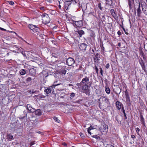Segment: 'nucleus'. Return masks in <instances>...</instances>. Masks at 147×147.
Returning a JSON list of instances; mask_svg holds the SVG:
<instances>
[{
	"mask_svg": "<svg viewBox=\"0 0 147 147\" xmlns=\"http://www.w3.org/2000/svg\"><path fill=\"white\" fill-rule=\"evenodd\" d=\"M125 96L126 98V103L129 105H130L131 104V100L130 99V97L129 96V94L127 92H125Z\"/></svg>",
	"mask_w": 147,
	"mask_h": 147,
	"instance_id": "nucleus-7",
	"label": "nucleus"
},
{
	"mask_svg": "<svg viewBox=\"0 0 147 147\" xmlns=\"http://www.w3.org/2000/svg\"><path fill=\"white\" fill-rule=\"evenodd\" d=\"M35 114L36 115L38 116H40L41 115V111L39 109H37L36 111H34Z\"/></svg>",
	"mask_w": 147,
	"mask_h": 147,
	"instance_id": "nucleus-15",
	"label": "nucleus"
},
{
	"mask_svg": "<svg viewBox=\"0 0 147 147\" xmlns=\"http://www.w3.org/2000/svg\"><path fill=\"white\" fill-rule=\"evenodd\" d=\"M145 85L146 86V90H147V82H145Z\"/></svg>",
	"mask_w": 147,
	"mask_h": 147,
	"instance_id": "nucleus-45",
	"label": "nucleus"
},
{
	"mask_svg": "<svg viewBox=\"0 0 147 147\" xmlns=\"http://www.w3.org/2000/svg\"><path fill=\"white\" fill-rule=\"evenodd\" d=\"M116 108L119 110H120L122 107H123V105L122 103L118 101L116 102Z\"/></svg>",
	"mask_w": 147,
	"mask_h": 147,
	"instance_id": "nucleus-8",
	"label": "nucleus"
},
{
	"mask_svg": "<svg viewBox=\"0 0 147 147\" xmlns=\"http://www.w3.org/2000/svg\"><path fill=\"white\" fill-rule=\"evenodd\" d=\"M98 7H99V8L100 10H102V7H101V4L100 3H98Z\"/></svg>",
	"mask_w": 147,
	"mask_h": 147,
	"instance_id": "nucleus-26",
	"label": "nucleus"
},
{
	"mask_svg": "<svg viewBox=\"0 0 147 147\" xmlns=\"http://www.w3.org/2000/svg\"><path fill=\"white\" fill-rule=\"evenodd\" d=\"M107 126L105 124H103V125H102L99 128V130L101 132H104L106 130Z\"/></svg>",
	"mask_w": 147,
	"mask_h": 147,
	"instance_id": "nucleus-13",
	"label": "nucleus"
},
{
	"mask_svg": "<svg viewBox=\"0 0 147 147\" xmlns=\"http://www.w3.org/2000/svg\"><path fill=\"white\" fill-rule=\"evenodd\" d=\"M20 73L21 75H23L26 73V71L25 69H22L20 71Z\"/></svg>",
	"mask_w": 147,
	"mask_h": 147,
	"instance_id": "nucleus-20",
	"label": "nucleus"
},
{
	"mask_svg": "<svg viewBox=\"0 0 147 147\" xmlns=\"http://www.w3.org/2000/svg\"><path fill=\"white\" fill-rule=\"evenodd\" d=\"M37 132V133H38V134H41V133H42V132H40V131H38Z\"/></svg>",
	"mask_w": 147,
	"mask_h": 147,
	"instance_id": "nucleus-50",
	"label": "nucleus"
},
{
	"mask_svg": "<svg viewBox=\"0 0 147 147\" xmlns=\"http://www.w3.org/2000/svg\"><path fill=\"white\" fill-rule=\"evenodd\" d=\"M94 138L96 139H98V138H99V137L97 135H94L92 136Z\"/></svg>",
	"mask_w": 147,
	"mask_h": 147,
	"instance_id": "nucleus-33",
	"label": "nucleus"
},
{
	"mask_svg": "<svg viewBox=\"0 0 147 147\" xmlns=\"http://www.w3.org/2000/svg\"><path fill=\"white\" fill-rule=\"evenodd\" d=\"M105 91L108 94H109L110 93V89L109 88H106Z\"/></svg>",
	"mask_w": 147,
	"mask_h": 147,
	"instance_id": "nucleus-25",
	"label": "nucleus"
},
{
	"mask_svg": "<svg viewBox=\"0 0 147 147\" xmlns=\"http://www.w3.org/2000/svg\"><path fill=\"white\" fill-rule=\"evenodd\" d=\"M95 69H96L98 68L97 67V66H96V65H95Z\"/></svg>",
	"mask_w": 147,
	"mask_h": 147,
	"instance_id": "nucleus-57",
	"label": "nucleus"
},
{
	"mask_svg": "<svg viewBox=\"0 0 147 147\" xmlns=\"http://www.w3.org/2000/svg\"><path fill=\"white\" fill-rule=\"evenodd\" d=\"M42 22L45 24L49 23L50 21V19L48 15L46 13L43 14L42 16Z\"/></svg>",
	"mask_w": 147,
	"mask_h": 147,
	"instance_id": "nucleus-3",
	"label": "nucleus"
},
{
	"mask_svg": "<svg viewBox=\"0 0 147 147\" xmlns=\"http://www.w3.org/2000/svg\"><path fill=\"white\" fill-rule=\"evenodd\" d=\"M75 60L73 58L71 57L68 58L66 61L67 64L69 66H71L75 63Z\"/></svg>",
	"mask_w": 147,
	"mask_h": 147,
	"instance_id": "nucleus-5",
	"label": "nucleus"
},
{
	"mask_svg": "<svg viewBox=\"0 0 147 147\" xmlns=\"http://www.w3.org/2000/svg\"><path fill=\"white\" fill-rule=\"evenodd\" d=\"M87 45L84 43H83L81 44L80 49L82 51H85L86 49Z\"/></svg>",
	"mask_w": 147,
	"mask_h": 147,
	"instance_id": "nucleus-12",
	"label": "nucleus"
},
{
	"mask_svg": "<svg viewBox=\"0 0 147 147\" xmlns=\"http://www.w3.org/2000/svg\"><path fill=\"white\" fill-rule=\"evenodd\" d=\"M34 144V143H33L32 142H31L30 143V146H32Z\"/></svg>",
	"mask_w": 147,
	"mask_h": 147,
	"instance_id": "nucleus-55",
	"label": "nucleus"
},
{
	"mask_svg": "<svg viewBox=\"0 0 147 147\" xmlns=\"http://www.w3.org/2000/svg\"><path fill=\"white\" fill-rule=\"evenodd\" d=\"M27 109L29 111V112H31L32 113L34 112L35 111V109L33 108L30 104H28L27 105Z\"/></svg>",
	"mask_w": 147,
	"mask_h": 147,
	"instance_id": "nucleus-10",
	"label": "nucleus"
},
{
	"mask_svg": "<svg viewBox=\"0 0 147 147\" xmlns=\"http://www.w3.org/2000/svg\"><path fill=\"white\" fill-rule=\"evenodd\" d=\"M96 73L98 74V68H97L96 69Z\"/></svg>",
	"mask_w": 147,
	"mask_h": 147,
	"instance_id": "nucleus-48",
	"label": "nucleus"
},
{
	"mask_svg": "<svg viewBox=\"0 0 147 147\" xmlns=\"http://www.w3.org/2000/svg\"><path fill=\"white\" fill-rule=\"evenodd\" d=\"M91 83H90L89 84V85H90V86H91Z\"/></svg>",
	"mask_w": 147,
	"mask_h": 147,
	"instance_id": "nucleus-61",
	"label": "nucleus"
},
{
	"mask_svg": "<svg viewBox=\"0 0 147 147\" xmlns=\"http://www.w3.org/2000/svg\"><path fill=\"white\" fill-rule=\"evenodd\" d=\"M140 63L141 65V66L144 65V63L143 61L142 60L140 61Z\"/></svg>",
	"mask_w": 147,
	"mask_h": 147,
	"instance_id": "nucleus-28",
	"label": "nucleus"
},
{
	"mask_svg": "<svg viewBox=\"0 0 147 147\" xmlns=\"http://www.w3.org/2000/svg\"><path fill=\"white\" fill-rule=\"evenodd\" d=\"M123 30H124V31H125V28H123Z\"/></svg>",
	"mask_w": 147,
	"mask_h": 147,
	"instance_id": "nucleus-60",
	"label": "nucleus"
},
{
	"mask_svg": "<svg viewBox=\"0 0 147 147\" xmlns=\"http://www.w3.org/2000/svg\"><path fill=\"white\" fill-rule=\"evenodd\" d=\"M66 71L65 69H62L61 70L60 74H65L66 73Z\"/></svg>",
	"mask_w": 147,
	"mask_h": 147,
	"instance_id": "nucleus-22",
	"label": "nucleus"
},
{
	"mask_svg": "<svg viewBox=\"0 0 147 147\" xmlns=\"http://www.w3.org/2000/svg\"><path fill=\"white\" fill-rule=\"evenodd\" d=\"M8 2L11 5H13L14 3L12 1H8Z\"/></svg>",
	"mask_w": 147,
	"mask_h": 147,
	"instance_id": "nucleus-31",
	"label": "nucleus"
},
{
	"mask_svg": "<svg viewBox=\"0 0 147 147\" xmlns=\"http://www.w3.org/2000/svg\"><path fill=\"white\" fill-rule=\"evenodd\" d=\"M128 34V33H127V34L126 33H125V34Z\"/></svg>",
	"mask_w": 147,
	"mask_h": 147,
	"instance_id": "nucleus-64",
	"label": "nucleus"
},
{
	"mask_svg": "<svg viewBox=\"0 0 147 147\" xmlns=\"http://www.w3.org/2000/svg\"><path fill=\"white\" fill-rule=\"evenodd\" d=\"M106 4L109 5H111L113 3L112 0H106Z\"/></svg>",
	"mask_w": 147,
	"mask_h": 147,
	"instance_id": "nucleus-21",
	"label": "nucleus"
},
{
	"mask_svg": "<svg viewBox=\"0 0 147 147\" xmlns=\"http://www.w3.org/2000/svg\"><path fill=\"white\" fill-rule=\"evenodd\" d=\"M128 3L129 5L130 6V0H128Z\"/></svg>",
	"mask_w": 147,
	"mask_h": 147,
	"instance_id": "nucleus-52",
	"label": "nucleus"
},
{
	"mask_svg": "<svg viewBox=\"0 0 147 147\" xmlns=\"http://www.w3.org/2000/svg\"><path fill=\"white\" fill-rule=\"evenodd\" d=\"M75 94L74 93H72L70 95V96L71 97L74 98L75 96Z\"/></svg>",
	"mask_w": 147,
	"mask_h": 147,
	"instance_id": "nucleus-30",
	"label": "nucleus"
},
{
	"mask_svg": "<svg viewBox=\"0 0 147 147\" xmlns=\"http://www.w3.org/2000/svg\"><path fill=\"white\" fill-rule=\"evenodd\" d=\"M53 118L54 120L56 122L59 123L60 122V120L58 119L56 117H53Z\"/></svg>",
	"mask_w": 147,
	"mask_h": 147,
	"instance_id": "nucleus-23",
	"label": "nucleus"
},
{
	"mask_svg": "<svg viewBox=\"0 0 147 147\" xmlns=\"http://www.w3.org/2000/svg\"><path fill=\"white\" fill-rule=\"evenodd\" d=\"M109 67V63L107 64L106 65L105 67L106 68H108Z\"/></svg>",
	"mask_w": 147,
	"mask_h": 147,
	"instance_id": "nucleus-40",
	"label": "nucleus"
},
{
	"mask_svg": "<svg viewBox=\"0 0 147 147\" xmlns=\"http://www.w3.org/2000/svg\"><path fill=\"white\" fill-rule=\"evenodd\" d=\"M71 84H70L69 85V86H71Z\"/></svg>",
	"mask_w": 147,
	"mask_h": 147,
	"instance_id": "nucleus-62",
	"label": "nucleus"
},
{
	"mask_svg": "<svg viewBox=\"0 0 147 147\" xmlns=\"http://www.w3.org/2000/svg\"><path fill=\"white\" fill-rule=\"evenodd\" d=\"M105 17L104 15L102 16V21H104L105 20Z\"/></svg>",
	"mask_w": 147,
	"mask_h": 147,
	"instance_id": "nucleus-32",
	"label": "nucleus"
},
{
	"mask_svg": "<svg viewBox=\"0 0 147 147\" xmlns=\"http://www.w3.org/2000/svg\"><path fill=\"white\" fill-rule=\"evenodd\" d=\"M121 110H122V111L123 112V114H124V113H125V110L124 109V107H122V108H121Z\"/></svg>",
	"mask_w": 147,
	"mask_h": 147,
	"instance_id": "nucleus-36",
	"label": "nucleus"
},
{
	"mask_svg": "<svg viewBox=\"0 0 147 147\" xmlns=\"http://www.w3.org/2000/svg\"><path fill=\"white\" fill-rule=\"evenodd\" d=\"M59 9H61V6L60 5H59Z\"/></svg>",
	"mask_w": 147,
	"mask_h": 147,
	"instance_id": "nucleus-56",
	"label": "nucleus"
},
{
	"mask_svg": "<svg viewBox=\"0 0 147 147\" xmlns=\"http://www.w3.org/2000/svg\"><path fill=\"white\" fill-rule=\"evenodd\" d=\"M72 147H75L74 146H72Z\"/></svg>",
	"mask_w": 147,
	"mask_h": 147,
	"instance_id": "nucleus-63",
	"label": "nucleus"
},
{
	"mask_svg": "<svg viewBox=\"0 0 147 147\" xmlns=\"http://www.w3.org/2000/svg\"><path fill=\"white\" fill-rule=\"evenodd\" d=\"M131 137L133 139V140H134L136 138L135 136L134 135H132Z\"/></svg>",
	"mask_w": 147,
	"mask_h": 147,
	"instance_id": "nucleus-39",
	"label": "nucleus"
},
{
	"mask_svg": "<svg viewBox=\"0 0 147 147\" xmlns=\"http://www.w3.org/2000/svg\"><path fill=\"white\" fill-rule=\"evenodd\" d=\"M94 129V128L92 127V126H91L88 128V129H89V130H90L92 129Z\"/></svg>",
	"mask_w": 147,
	"mask_h": 147,
	"instance_id": "nucleus-38",
	"label": "nucleus"
},
{
	"mask_svg": "<svg viewBox=\"0 0 147 147\" xmlns=\"http://www.w3.org/2000/svg\"><path fill=\"white\" fill-rule=\"evenodd\" d=\"M22 54H23V55L24 56H26V55L24 53L22 52Z\"/></svg>",
	"mask_w": 147,
	"mask_h": 147,
	"instance_id": "nucleus-53",
	"label": "nucleus"
},
{
	"mask_svg": "<svg viewBox=\"0 0 147 147\" xmlns=\"http://www.w3.org/2000/svg\"><path fill=\"white\" fill-rule=\"evenodd\" d=\"M44 7H40V9L41 10H44Z\"/></svg>",
	"mask_w": 147,
	"mask_h": 147,
	"instance_id": "nucleus-49",
	"label": "nucleus"
},
{
	"mask_svg": "<svg viewBox=\"0 0 147 147\" xmlns=\"http://www.w3.org/2000/svg\"><path fill=\"white\" fill-rule=\"evenodd\" d=\"M100 74L103 76V74H102V73H103L102 69L101 68H100Z\"/></svg>",
	"mask_w": 147,
	"mask_h": 147,
	"instance_id": "nucleus-27",
	"label": "nucleus"
},
{
	"mask_svg": "<svg viewBox=\"0 0 147 147\" xmlns=\"http://www.w3.org/2000/svg\"><path fill=\"white\" fill-rule=\"evenodd\" d=\"M136 130L137 132H139L140 131V129L138 128L137 127L136 128Z\"/></svg>",
	"mask_w": 147,
	"mask_h": 147,
	"instance_id": "nucleus-41",
	"label": "nucleus"
},
{
	"mask_svg": "<svg viewBox=\"0 0 147 147\" xmlns=\"http://www.w3.org/2000/svg\"><path fill=\"white\" fill-rule=\"evenodd\" d=\"M142 11L146 15H147V5L146 4L142 5Z\"/></svg>",
	"mask_w": 147,
	"mask_h": 147,
	"instance_id": "nucleus-11",
	"label": "nucleus"
},
{
	"mask_svg": "<svg viewBox=\"0 0 147 147\" xmlns=\"http://www.w3.org/2000/svg\"><path fill=\"white\" fill-rule=\"evenodd\" d=\"M141 66H142V69H143L144 70H145V66L144 65H142Z\"/></svg>",
	"mask_w": 147,
	"mask_h": 147,
	"instance_id": "nucleus-42",
	"label": "nucleus"
},
{
	"mask_svg": "<svg viewBox=\"0 0 147 147\" xmlns=\"http://www.w3.org/2000/svg\"><path fill=\"white\" fill-rule=\"evenodd\" d=\"M7 138L9 140H11L13 139V136L10 134H8L7 136Z\"/></svg>",
	"mask_w": 147,
	"mask_h": 147,
	"instance_id": "nucleus-19",
	"label": "nucleus"
},
{
	"mask_svg": "<svg viewBox=\"0 0 147 147\" xmlns=\"http://www.w3.org/2000/svg\"><path fill=\"white\" fill-rule=\"evenodd\" d=\"M77 32L79 35L80 37H81L84 34V31L82 30H78L77 31Z\"/></svg>",
	"mask_w": 147,
	"mask_h": 147,
	"instance_id": "nucleus-16",
	"label": "nucleus"
},
{
	"mask_svg": "<svg viewBox=\"0 0 147 147\" xmlns=\"http://www.w3.org/2000/svg\"><path fill=\"white\" fill-rule=\"evenodd\" d=\"M90 131V130H89V129H88V133L90 134V135H91V132Z\"/></svg>",
	"mask_w": 147,
	"mask_h": 147,
	"instance_id": "nucleus-47",
	"label": "nucleus"
},
{
	"mask_svg": "<svg viewBox=\"0 0 147 147\" xmlns=\"http://www.w3.org/2000/svg\"><path fill=\"white\" fill-rule=\"evenodd\" d=\"M12 52H10V53H7V56H9V55H11L12 54Z\"/></svg>",
	"mask_w": 147,
	"mask_h": 147,
	"instance_id": "nucleus-44",
	"label": "nucleus"
},
{
	"mask_svg": "<svg viewBox=\"0 0 147 147\" xmlns=\"http://www.w3.org/2000/svg\"><path fill=\"white\" fill-rule=\"evenodd\" d=\"M73 23L78 27H80L82 25L83 23L82 21H74Z\"/></svg>",
	"mask_w": 147,
	"mask_h": 147,
	"instance_id": "nucleus-9",
	"label": "nucleus"
},
{
	"mask_svg": "<svg viewBox=\"0 0 147 147\" xmlns=\"http://www.w3.org/2000/svg\"><path fill=\"white\" fill-rule=\"evenodd\" d=\"M144 47L145 50L147 51V44L144 45Z\"/></svg>",
	"mask_w": 147,
	"mask_h": 147,
	"instance_id": "nucleus-35",
	"label": "nucleus"
},
{
	"mask_svg": "<svg viewBox=\"0 0 147 147\" xmlns=\"http://www.w3.org/2000/svg\"><path fill=\"white\" fill-rule=\"evenodd\" d=\"M31 80V78H28L26 80L27 81H30Z\"/></svg>",
	"mask_w": 147,
	"mask_h": 147,
	"instance_id": "nucleus-37",
	"label": "nucleus"
},
{
	"mask_svg": "<svg viewBox=\"0 0 147 147\" xmlns=\"http://www.w3.org/2000/svg\"><path fill=\"white\" fill-rule=\"evenodd\" d=\"M99 54L98 53H97L95 55L94 57V60L95 62L97 63L99 60Z\"/></svg>",
	"mask_w": 147,
	"mask_h": 147,
	"instance_id": "nucleus-17",
	"label": "nucleus"
},
{
	"mask_svg": "<svg viewBox=\"0 0 147 147\" xmlns=\"http://www.w3.org/2000/svg\"><path fill=\"white\" fill-rule=\"evenodd\" d=\"M57 81H56L55 82H55V84H56V83H57Z\"/></svg>",
	"mask_w": 147,
	"mask_h": 147,
	"instance_id": "nucleus-59",
	"label": "nucleus"
},
{
	"mask_svg": "<svg viewBox=\"0 0 147 147\" xmlns=\"http://www.w3.org/2000/svg\"><path fill=\"white\" fill-rule=\"evenodd\" d=\"M106 147H114V146H112L111 144H108L106 146Z\"/></svg>",
	"mask_w": 147,
	"mask_h": 147,
	"instance_id": "nucleus-34",
	"label": "nucleus"
},
{
	"mask_svg": "<svg viewBox=\"0 0 147 147\" xmlns=\"http://www.w3.org/2000/svg\"><path fill=\"white\" fill-rule=\"evenodd\" d=\"M29 28L31 30L34 32H37L38 30V28L36 27L34 25L32 24H30L28 26Z\"/></svg>",
	"mask_w": 147,
	"mask_h": 147,
	"instance_id": "nucleus-6",
	"label": "nucleus"
},
{
	"mask_svg": "<svg viewBox=\"0 0 147 147\" xmlns=\"http://www.w3.org/2000/svg\"><path fill=\"white\" fill-rule=\"evenodd\" d=\"M140 120L142 122V124H144V120L143 117V116L142 115H140Z\"/></svg>",
	"mask_w": 147,
	"mask_h": 147,
	"instance_id": "nucleus-24",
	"label": "nucleus"
},
{
	"mask_svg": "<svg viewBox=\"0 0 147 147\" xmlns=\"http://www.w3.org/2000/svg\"><path fill=\"white\" fill-rule=\"evenodd\" d=\"M89 77L86 76L82 79V81L77 84L79 88H82L85 92H87L89 91L88 86L87 85L89 83Z\"/></svg>",
	"mask_w": 147,
	"mask_h": 147,
	"instance_id": "nucleus-1",
	"label": "nucleus"
},
{
	"mask_svg": "<svg viewBox=\"0 0 147 147\" xmlns=\"http://www.w3.org/2000/svg\"><path fill=\"white\" fill-rule=\"evenodd\" d=\"M110 12L112 16L114 18L117 17V16L114 10L113 9H112L110 10Z\"/></svg>",
	"mask_w": 147,
	"mask_h": 147,
	"instance_id": "nucleus-14",
	"label": "nucleus"
},
{
	"mask_svg": "<svg viewBox=\"0 0 147 147\" xmlns=\"http://www.w3.org/2000/svg\"><path fill=\"white\" fill-rule=\"evenodd\" d=\"M140 4H139L138 8L137 9V14L138 16H140V14L141 13V11L140 9Z\"/></svg>",
	"mask_w": 147,
	"mask_h": 147,
	"instance_id": "nucleus-18",
	"label": "nucleus"
},
{
	"mask_svg": "<svg viewBox=\"0 0 147 147\" xmlns=\"http://www.w3.org/2000/svg\"><path fill=\"white\" fill-rule=\"evenodd\" d=\"M61 84L59 83V84H55V82L54 83V84H53V85L49 87V88L47 89H46L45 90V92H46L47 94H48L51 92H53V88H54L56 86H57L58 85H60Z\"/></svg>",
	"mask_w": 147,
	"mask_h": 147,
	"instance_id": "nucleus-4",
	"label": "nucleus"
},
{
	"mask_svg": "<svg viewBox=\"0 0 147 147\" xmlns=\"http://www.w3.org/2000/svg\"><path fill=\"white\" fill-rule=\"evenodd\" d=\"M117 34L119 36H120L121 34V32L119 31L117 32Z\"/></svg>",
	"mask_w": 147,
	"mask_h": 147,
	"instance_id": "nucleus-43",
	"label": "nucleus"
},
{
	"mask_svg": "<svg viewBox=\"0 0 147 147\" xmlns=\"http://www.w3.org/2000/svg\"><path fill=\"white\" fill-rule=\"evenodd\" d=\"M124 117L125 118V119H127V117L126 116V114H125V113H124Z\"/></svg>",
	"mask_w": 147,
	"mask_h": 147,
	"instance_id": "nucleus-46",
	"label": "nucleus"
},
{
	"mask_svg": "<svg viewBox=\"0 0 147 147\" xmlns=\"http://www.w3.org/2000/svg\"><path fill=\"white\" fill-rule=\"evenodd\" d=\"M63 145H64L67 146V144L65 143L63 144Z\"/></svg>",
	"mask_w": 147,
	"mask_h": 147,
	"instance_id": "nucleus-58",
	"label": "nucleus"
},
{
	"mask_svg": "<svg viewBox=\"0 0 147 147\" xmlns=\"http://www.w3.org/2000/svg\"><path fill=\"white\" fill-rule=\"evenodd\" d=\"M0 29L1 30H5V29L2 28H0Z\"/></svg>",
	"mask_w": 147,
	"mask_h": 147,
	"instance_id": "nucleus-54",
	"label": "nucleus"
},
{
	"mask_svg": "<svg viewBox=\"0 0 147 147\" xmlns=\"http://www.w3.org/2000/svg\"><path fill=\"white\" fill-rule=\"evenodd\" d=\"M80 135L82 138H84V134H83L82 133H80Z\"/></svg>",
	"mask_w": 147,
	"mask_h": 147,
	"instance_id": "nucleus-29",
	"label": "nucleus"
},
{
	"mask_svg": "<svg viewBox=\"0 0 147 147\" xmlns=\"http://www.w3.org/2000/svg\"><path fill=\"white\" fill-rule=\"evenodd\" d=\"M121 45V43L120 42H119L118 44V46L119 47H120Z\"/></svg>",
	"mask_w": 147,
	"mask_h": 147,
	"instance_id": "nucleus-51",
	"label": "nucleus"
},
{
	"mask_svg": "<svg viewBox=\"0 0 147 147\" xmlns=\"http://www.w3.org/2000/svg\"><path fill=\"white\" fill-rule=\"evenodd\" d=\"M64 3L65 8H67V9L71 4L75 5L78 3V6L80 5V2L79 0L76 1L75 0H65Z\"/></svg>",
	"mask_w": 147,
	"mask_h": 147,
	"instance_id": "nucleus-2",
	"label": "nucleus"
}]
</instances>
